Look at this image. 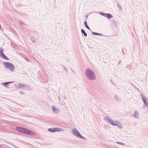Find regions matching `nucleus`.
Segmentation results:
<instances>
[{
    "instance_id": "nucleus-13",
    "label": "nucleus",
    "mask_w": 148,
    "mask_h": 148,
    "mask_svg": "<svg viewBox=\"0 0 148 148\" xmlns=\"http://www.w3.org/2000/svg\"><path fill=\"white\" fill-rule=\"evenodd\" d=\"M0 57L3 59L6 60H8L9 59L6 56L4 53L0 56Z\"/></svg>"
},
{
    "instance_id": "nucleus-32",
    "label": "nucleus",
    "mask_w": 148,
    "mask_h": 148,
    "mask_svg": "<svg viewBox=\"0 0 148 148\" xmlns=\"http://www.w3.org/2000/svg\"><path fill=\"white\" fill-rule=\"evenodd\" d=\"M25 59L26 60V61H27L28 62V60L27 58H25Z\"/></svg>"
},
{
    "instance_id": "nucleus-29",
    "label": "nucleus",
    "mask_w": 148,
    "mask_h": 148,
    "mask_svg": "<svg viewBox=\"0 0 148 148\" xmlns=\"http://www.w3.org/2000/svg\"><path fill=\"white\" fill-rule=\"evenodd\" d=\"M20 93L21 94H23V95H24V93H23V92H22V91H20Z\"/></svg>"
},
{
    "instance_id": "nucleus-11",
    "label": "nucleus",
    "mask_w": 148,
    "mask_h": 148,
    "mask_svg": "<svg viewBox=\"0 0 148 148\" xmlns=\"http://www.w3.org/2000/svg\"><path fill=\"white\" fill-rule=\"evenodd\" d=\"M24 127H16V130L22 133H23V130H24Z\"/></svg>"
},
{
    "instance_id": "nucleus-21",
    "label": "nucleus",
    "mask_w": 148,
    "mask_h": 148,
    "mask_svg": "<svg viewBox=\"0 0 148 148\" xmlns=\"http://www.w3.org/2000/svg\"><path fill=\"white\" fill-rule=\"evenodd\" d=\"M117 127L120 129H121L123 128L122 125L120 123H118V125H117Z\"/></svg>"
},
{
    "instance_id": "nucleus-16",
    "label": "nucleus",
    "mask_w": 148,
    "mask_h": 148,
    "mask_svg": "<svg viewBox=\"0 0 148 148\" xmlns=\"http://www.w3.org/2000/svg\"><path fill=\"white\" fill-rule=\"evenodd\" d=\"M55 129H55L56 132L62 131L64 130L63 129L60 128H58V127L55 128Z\"/></svg>"
},
{
    "instance_id": "nucleus-15",
    "label": "nucleus",
    "mask_w": 148,
    "mask_h": 148,
    "mask_svg": "<svg viewBox=\"0 0 148 148\" xmlns=\"http://www.w3.org/2000/svg\"><path fill=\"white\" fill-rule=\"evenodd\" d=\"M55 129V128H49L48 129V130L49 132H56Z\"/></svg>"
},
{
    "instance_id": "nucleus-17",
    "label": "nucleus",
    "mask_w": 148,
    "mask_h": 148,
    "mask_svg": "<svg viewBox=\"0 0 148 148\" xmlns=\"http://www.w3.org/2000/svg\"><path fill=\"white\" fill-rule=\"evenodd\" d=\"M81 32L83 34L84 36L86 37L87 36V34L85 32V30L83 29H81Z\"/></svg>"
},
{
    "instance_id": "nucleus-4",
    "label": "nucleus",
    "mask_w": 148,
    "mask_h": 148,
    "mask_svg": "<svg viewBox=\"0 0 148 148\" xmlns=\"http://www.w3.org/2000/svg\"><path fill=\"white\" fill-rule=\"evenodd\" d=\"M141 97L142 98L143 101L145 106L148 107V99L146 97H145L144 95L143 94H141L140 95Z\"/></svg>"
},
{
    "instance_id": "nucleus-19",
    "label": "nucleus",
    "mask_w": 148,
    "mask_h": 148,
    "mask_svg": "<svg viewBox=\"0 0 148 148\" xmlns=\"http://www.w3.org/2000/svg\"><path fill=\"white\" fill-rule=\"evenodd\" d=\"M3 49L2 48H0V56L3 54Z\"/></svg>"
},
{
    "instance_id": "nucleus-12",
    "label": "nucleus",
    "mask_w": 148,
    "mask_h": 148,
    "mask_svg": "<svg viewBox=\"0 0 148 148\" xmlns=\"http://www.w3.org/2000/svg\"><path fill=\"white\" fill-rule=\"evenodd\" d=\"M17 87L19 89H24V84L22 83H19L17 85Z\"/></svg>"
},
{
    "instance_id": "nucleus-22",
    "label": "nucleus",
    "mask_w": 148,
    "mask_h": 148,
    "mask_svg": "<svg viewBox=\"0 0 148 148\" xmlns=\"http://www.w3.org/2000/svg\"><path fill=\"white\" fill-rule=\"evenodd\" d=\"M31 40L34 43L35 42V39L34 37H31Z\"/></svg>"
},
{
    "instance_id": "nucleus-20",
    "label": "nucleus",
    "mask_w": 148,
    "mask_h": 148,
    "mask_svg": "<svg viewBox=\"0 0 148 148\" xmlns=\"http://www.w3.org/2000/svg\"><path fill=\"white\" fill-rule=\"evenodd\" d=\"M84 24L85 26L88 29H90V28L87 25V23L86 21H85L84 22Z\"/></svg>"
},
{
    "instance_id": "nucleus-6",
    "label": "nucleus",
    "mask_w": 148,
    "mask_h": 148,
    "mask_svg": "<svg viewBox=\"0 0 148 148\" xmlns=\"http://www.w3.org/2000/svg\"><path fill=\"white\" fill-rule=\"evenodd\" d=\"M99 14L101 15L107 17L109 19L113 17L109 13H105L103 12H100Z\"/></svg>"
},
{
    "instance_id": "nucleus-26",
    "label": "nucleus",
    "mask_w": 148,
    "mask_h": 148,
    "mask_svg": "<svg viewBox=\"0 0 148 148\" xmlns=\"http://www.w3.org/2000/svg\"><path fill=\"white\" fill-rule=\"evenodd\" d=\"M92 34L93 35H98V33L94 32H92Z\"/></svg>"
},
{
    "instance_id": "nucleus-31",
    "label": "nucleus",
    "mask_w": 148,
    "mask_h": 148,
    "mask_svg": "<svg viewBox=\"0 0 148 148\" xmlns=\"http://www.w3.org/2000/svg\"><path fill=\"white\" fill-rule=\"evenodd\" d=\"M19 24H20V25H22V24H23V22H21H21H20Z\"/></svg>"
},
{
    "instance_id": "nucleus-23",
    "label": "nucleus",
    "mask_w": 148,
    "mask_h": 148,
    "mask_svg": "<svg viewBox=\"0 0 148 148\" xmlns=\"http://www.w3.org/2000/svg\"><path fill=\"white\" fill-rule=\"evenodd\" d=\"M29 88V87L27 84H24V89L25 88L26 89H28Z\"/></svg>"
},
{
    "instance_id": "nucleus-8",
    "label": "nucleus",
    "mask_w": 148,
    "mask_h": 148,
    "mask_svg": "<svg viewBox=\"0 0 148 148\" xmlns=\"http://www.w3.org/2000/svg\"><path fill=\"white\" fill-rule=\"evenodd\" d=\"M52 108L53 111L54 113L58 114L60 112V110L55 106H52Z\"/></svg>"
},
{
    "instance_id": "nucleus-33",
    "label": "nucleus",
    "mask_w": 148,
    "mask_h": 148,
    "mask_svg": "<svg viewBox=\"0 0 148 148\" xmlns=\"http://www.w3.org/2000/svg\"><path fill=\"white\" fill-rule=\"evenodd\" d=\"M86 17L87 18V17H88V15H86Z\"/></svg>"
},
{
    "instance_id": "nucleus-28",
    "label": "nucleus",
    "mask_w": 148,
    "mask_h": 148,
    "mask_svg": "<svg viewBox=\"0 0 148 148\" xmlns=\"http://www.w3.org/2000/svg\"><path fill=\"white\" fill-rule=\"evenodd\" d=\"M64 69L65 70V71H68V69H67V68L66 67H64Z\"/></svg>"
},
{
    "instance_id": "nucleus-2",
    "label": "nucleus",
    "mask_w": 148,
    "mask_h": 148,
    "mask_svg": "<svg viewBox=\"0 0 148 148\" xmlns=\"http://www.w3.org/2000/svg\"><path fill=\"white\" fill-rule=\"evenodd\" d=\"M3 64L6 69H8L12 72L14 71L15 67L12 63L8 62H3Z\"/></svg>"
},
{
    "instance_id": "nucleus-25",
    "label": "nucleus",
    "mask_w": 148,
    "mask_h": 148,
    "mask_svg": "<svg viewBox=\"0 0 148 148\" xmlns=\"http://www.w3.org/2000/svg\"><path fill=\"white\" fill-rule=\"evenodd\" d=\"M117 6L119 8V9H120L121 10L122 9L121 7L119 5V3L117 4Z\"/></svg>"
},
{
    "instance_id": "nucleus-10",
    "label": "nucleus",
    "mask_w": 148,
    "mask_h": 148,
    "mask_svg": "<svg viewBox=\"0 0 148 148\" xmlns=\"http://www.w3.org/2000/svg\"><path fill=\"white\" fill-rule=\"evenodd\" d=\"M140 114L137 111H135L133 114V116L136 119H139Z\"/></svg>"
},
{
    "instance_id": "nucleus-1",
    "label": "nucleus",
    "mask_w": 148,
    "mask_h": 148,
    "mask_svg": "<svg viewBox=\"0 0 148 148\" xmlns=\"http://www.w3.org/2000/svg\"><path fill=\"white\" fill-rule=\"evenodd\" d=\"M85 74L88 78L90 80H93L96 78V76L94 72L89 69L85 70Z\"/></svg>"
},
{
    "instance_id": "nucleus-30",
    "label": "nucleus",
    "mask_w": 148,
    "mask_h": 148,
    "mask_svg": "<svg viewBox=\"0 0 148 148\" xmlns=\"http://www.w3.org/2000/svg\"><path fill=\"white\" fill-rule=\"evenodd\" d=\"M98 35H100V36H103V34L98 33Z\"/></svg>"
},
{
    "instance_id": "nucleus-18",
    "label": "nucleus",
    "mask_w": 148,
    "mask_h": 148,
    "mask_svg": "<svg viewBox=\"0 0 148 148\" xmlns=\"http://www.w3.org/2000/svg\"><path fill=\"white\" fill-rule=\"evenodd\" d=\"M114 98L117 101H121V99L117 95H115Z\"/></svg>"
},
{
    "instance_id": "nucleus-24",
    "label": "nucleus",
    "mask_w": 148,
    "mask_h": 148,
    "mask_svg": "<svg viewBox=\"0 0 148 148\" xmlns=\"http://www.w3.org/2000/svg\"><path fill=\"white\" fill-rule=\"evenodd\" d=\"M116 143L117 144H120L122 145H125V143H122V142H116Z\"/></svg>"
},
{
    "instance_id": "nucleus-14",
    "label": "nucleus",
    "mask_w": 148,
    "mask_h": 148,
    "mask_svg": "<svg viewBox=\"0 0 148 148\" xmlns=\"http://www.w3.org/2000/svg\"><path fill=\"white\" fill-rule=\"evenodd\" d=\"M12 82H5L4 83H2V84L5 86L6 87H7V86H8L9 83H12Z\"/></svg>"
},
{
    "instance_id": "nucleus-7",
    "label": "nucleus",
    "mask_w": 148,
    "mask_h": 148,
    "mask_svg": "<svg viewBox=\"0 0 148 148\" xmlns=\"http://www.w3.org/2000/svg\"><path fill=\"white\" fill-rule=\"evenodd\" d=\"M112 119L109 116H106L103 118V120L107 123L110 124V122L112 121Z\"/></svg>"
},
{
    "instance_id": "nucleus-3",
    "label": "nucleus",
    "mask_w": 148,
    "mask_h": 148,
    "mask_svg": "<svg viewBox=\"0 0 148 148\" xmlns=\"http://www.w3.org/2000/svg\"><path fill=\"white\" fill-rule=\"evenodd\" d=\"M72 134L78 138L82 139L84 140H86V139L85 138L83 137L80 134L79 131L76 128H74L72 130Z\"/></svg>"
},
{
    "instance_id": "nucleus-27",
    "label": "nucleus",
    "mask_w": 148,
    "mask_h": 148,
    "mask_svg": "<svg viewBox=\"0 0 148 148\" xmlns=\"http://www.w3.org/2000/svg\"><path fill=\"white\" fill-rule=\"evenodd\" d=\"M112 23L113 24H115L116 23V21H115L114 20H113L112 21Z\"/></svg>"
},
{
    "instance_id": "nucleus-5",
    "label": "nucleus",
    "mask_w": 148,
    "mask_h": 148,
    "mask_svg": "<svg viewBox=\"0 0 148 148\" xmlns=\"http://www.w3.org/2000/svg\"><path fill=\"white\" fill-rule=\"evenodd\" d=\"M24 130H23V133L30 135H34V133L32 131H31L26 128H24Z\"/></svg>"
},
{
    "instance_id": "nucleus-9",
    "label": "nucleus",
    "mask_w": 148,
    "mask_h": 148,
    "mask_svg": "<svg viewBox=\"0 0 148 148\" xmlns=\"http://www.w3.org/2000/svg\"><path fill=\"white\" fill-rule=\"evenodd\" d=\"M112 121L111 122H110V124L112 125L113 126H117L118 125V123H120L118 121H116V120H114L112 119Z\"/></svg>"
}]
</instances>
